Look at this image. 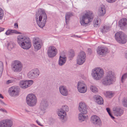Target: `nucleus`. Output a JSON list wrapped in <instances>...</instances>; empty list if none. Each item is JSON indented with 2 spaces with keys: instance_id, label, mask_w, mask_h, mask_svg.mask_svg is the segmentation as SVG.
<instances>
[{
  "instance_id": "nucleus-1",
  "label": "nucleus",
  "mask_w": 127,
  "mask_h": 127,
  "mask_svg": "<svg viewBox=\"0 0 127 127\" xmlns=\"http://www.w3.org/2000/svg\"><path fill=\"white\" fill-rule=\"evenodd\" d=\"M93 18V15L92 11H86L82 13L80 17V23L82 25L85 26L91 22Z\"/></svg>"
},
{
  "instance_id": "nucleus-2",
  "label": "nucleus",
  "mask_w": 127,
  "mask_h": 127,
  "mask_svg": "<svg viewBox=\"0 0 127 127\" xmlns=\"http://www.w3.org/2000/svg\"><path fill=\"white\" fill-rule=\"evenodd\" d=\"M17 42L19 44H20V46L24 49H28L31 46L32 44L30 39L25 36L23 37L21 35L18 36Z\"/></svg>"
},
{
  "instance_id": "nucleus-3",
  "label": "nucleus",
  "mask_w": 127,
  "mask_h": 127,
  "mask_svg": "<svg viewBox=\"0 0 127 127\" xmlns=\"http://www.w3.org/2000/svg\"><path fill=\"white\" fill-rule=\"evenodd\" d=\"M37 14L35 17V19L37 21L38 20V17L37 16V14H40L38 17L39 20L37 22L38 25L41 28H43L45 26L47 19L46 14L44 10L40 9H38Z\"/></svg>"
},
{
  "instance_id": "nucleus-4",
  "label": "nucleus",
  "mask_w": 127,
  "mask_h": 127,
  "mask_svg": "<svg viewBox=\"0 0 127 127\" xmlns=\"http://www.w3.org/2000/svg\"><path fill=\"white\" fill-rule=\"evenodd\" d=\"M115 75L112 71L108 72L105 78L103 80L102 83L104 85H107L112 84L115 80Z\"/></svg>"
},
{
  "instance_id": "nucleus-5",
  "label": "nucleus",
  "mask_w": 127,
  "mask_h": 127,
  "mask_svg": "<svg viewBox=\"0 0 127 127\" xmlns=\"http://www.w3.org/2000/svg\"><path fill=\"white\" fill-rule=\"evenodd\" d=\"M104 74L103 69L100 67H97L94 69L92 75L95 79L99 80L103 77Z\"/></svg>"
},
{
  "instance_id": "nucleus-6",
  "label": "nucleus",
  "mask_w": 127,
  "mask_h": 127,
  "mask_svg": "<svg viewBox=\"0 0 127 127\" xmlns=\"http://www.w3.org/2000/svg\"><path fill=\"white\" fill-rule=\"evenodd\" d=\"M115 37L117 41L121 44H124L127 41V37L122 32H117L115 35Z\"/></svg>"
},
{
  "instance_id": "nucleus-7",
  "label": "nucleus",
  "mask_w": 127,
  "mask_h": 127,
  "mask_svg": "<svg viewBox=\"0 0 127 127\" xmlns=\"http://www.w3.org/2000/svg\"><path fill=\"white\" fill-rule=\"evenodd\" d=\"M26 100L27 104L31 106L35 105L37 101L35 96L33 94L28 95L27 97Z\"/></svg>"
},
{
  "instance_id": "nucleus-8",
  "label": "nucleus",
  "mask_w": 127,
  "mask_h": 127,
  "mask_svg": "<svg viewBox=\"0 0 127 127\" xmlns=\"http://www.w3.org/2000/svg\"><path fill=\"white\" fill-rule=\"evenodd\" d=\"M12 70L15 72H19L22 69L23 65L21 62L18 60L14 61L12 65Z\"/></svg>"
},
{
  "instance_id": "nucleus-9",
  "label": "nucleus",
  "mask_w": 127,
  "mask_h": 127,
  "mask_svg": "<svg viewBox=\"0 0 127 127\" xmlns=\"http://www.w3.org/2000/svg\"><path fill=\"white\" fill-rule=\"evenodd\" d=\"M86 58V55L85 53L81 51L77 57V63L79 65H81L85 61Z\"/></svg>"
},
{
  "instance_id": "nucleus-10",
  "label": "nucleus",
  "mask_w": 127,
  "mask_h": 127,
  "mask_svg": "<svg viewBox=\"0 0 127 127\" xmlns=\"http://www.w3.org/2000/svg\"><path fill=\"white\" fill-rule=\"evenodd\" d=\"M57 53V50L56 48L54 46H51L48 48L47 54L48 56L50 57L55 56Z\"/></svg>"
},
{
  "instance_id": "nucleus-11",
  "label": "nucleus",
  "mask_w": 127,
  "mask_h": 127,
  "mask_svg": "<svg viewBox=\"0 0 127 127\" xmlns=\"http://www.w3.org/2000/svg\"><path fill=\"white\" fill-rule=\"evenodd\" d=\"M19 90V89L18 87L13 86L9 88V92L10 95L12 96L18 95Z\"/></svg>"
},
{
  "instance_id": "nucleus-12",
  "label": "nucleus",
  "mask_w": 127,
  "mask_h": 127,
  "mask_svg": "<svg viewBox=\"0 0 127 127\" xmlns=\"http://www.w3.org/2000/svg\"><path fill=\"white\" fill-rule=\"evenodd\" d=\"M77 88L79 92L81 93H85L87 90L86 85L83 82H78Z\"/></svg>"
},
{
  "instance_id": "nucleus-13",
  "label": "nucleus",
  "mask_w": 127,
  "mask_h": 127,
  "mask_svg": "<svg viewBox=\"0 0 127 127\" xmlns=\"http://www.w3.org/2000/svg\"><path fill=\"white\" fill-rule=\"evenodd\" d=\"M87 107L86 104L84 102H80L79 104V111L84 114L87 113Z\"/></svg>"
},
{
  "instance_id": "nucleus-14",
  "label": "nucleus",
  "mask_w": 127,
  "mask_h": 127,
  "mask_svg": "<svg viewBox=\"0 0 127 127\" xmlns=\"http://www.w3.org/2000/svg\"><path fill=\"white\" fill-rule=\"evenodd\" d=\"M12 125V122L8 120H3L0 122V127H10Z\"/></svg>"
},
{
  "instance_id": "nucleus-15",
  "label": "nucleus",
  "mask_w": 127,
  "mask_h": 127,
  "mask_svg": "<svg viewBox=\"0 0 127 127\" xmlns=\"http://www.w3.org/2000/svg\"><path fill=\"white\" fill-rule=\"evenodd\" d=\"M109 52L107 48L99 46L97 50V52L99 55H103Z\"/></svg>"
},
{
  "instance_id": "nucleus-16",
  "label": "nucleus",
  "mask_w": 127,
  "mask_h": 127,
  "mask_svg": "<svg viewBox=\"0 0 127 127\" xmlns=\"http://www.w3.org/2000/svg\"><path fill=\"white\" fill-rule=\"evenodd\" d=\"M33 81L32 80L28 81H22L20 82V86L22 88L25 89L30 86L33 84Z\"/></svg>"
},
{
  "instance_id": "nucleus-17",
  "label": "nucleus",
  "mask_w": 127,
  "mask_h": 127,
  "mask_svg": "<svg viewBox=\"0 0 127 127\" xmlns=\"http://www.w3.org/2000/svg\"><path fill=\"white\" fill-rule=\"evenodd\" d=\"M33 43L35 50H37L40 49L41 45L40 41L39 38H34L33 40Z\"/></svg>"
},
{
  "instance_id": "nucleus-18",
  "label": "nucleus",
  "mask_w": 127,
  "mask_h": 127,
  "mask_svg": "<svg viewBox=\"0 0 127 127\" xmlns=\"http://www.w3.org/2000/svg\"><path fill=\"white\" fill-rule=\"evenodd\" d=\"M63 110H61L59 112L58 115L60 117L61 119H63L64 115L66 114L65 111H68V108L67 106H65L63 107Z\"/></svg>"
},
{
  "instance_id": "nucleus-19",
  "label": "nucleus",
  "mask_w": 127,
  "mask_h": 127,
  "mask_svg": "<svg viewBox=\"0 0 127 127\" xmlns=\"http://www.w3.org/2000/svg\"><path fill=\"white\" fill-rule=\"evenodd\" d=\"M114 113L115 116H120L123 114V111L118 107L115 106L113 108Z\"/></svg>"
},
{
  "instance_id": "nucleus-20",
  "label": "nucleus",
  "mask_w": 127,
  "mask_h": 127,
  "mask_svg": "<svg viewBox=\"0 0 127 127\" xmlns=\"http://www.w3.org/2000/svg\"><path fill=\"white\" fill-rule=\"evenodd\" d=\"M38 70L37 69L32 70L30 71L28 74L29 77L31 78H34L38 74Z\"/></svg>"
},
{
  "instance_id": "nucleus-21",
  "label": "nucleus",
  "mask_w": 127,
  "mask_h": 127,
  "mask_svg": "<svg viewBox=\"0 0 127 127\" xmlns=\"http://www.w3.org/2000/svg\"><path fill=\"white\" fill-rule=\"evenodd\" d=\"M91 120L92 122L96 124H97L101 122L100 118L96 115L92 116L91 117Z\"/></svg>"
},
{
  "instance_id": "nucleus-22",
  "label": "nucleus",
  "mask_w": 127,
  "mask_h": 127,
  "mask_svg": "<svg viewBox=\"0 0 127 127\" xmlns=\"http://www.w3.org/2000/svg\"><path fill=\"white\" fill-rule=\"evenodd\" d=\"M119 26L121 28H123L124 27L127 26V19L123 18L120 20L119 22Z\"/></svg>"
},
{
  "instance_id": "nucleus-23",
  "label": "nucleus",
  "mask_w": 127,
  "mask_h": 127,
  "mask_svg": "<svg viewBox=\"0 0 127 127\" xmlns=\"http://www.w3.org/2000/svg\"><path fill=\"white\" fill-rule=\"evenodd\" d=\"M106 10L104 5H101L99 8L98 12V14L100 16L104 15L105 13Z\"/></svg>"
},
{
  "instance_id": "nucleus-24",
  "label": "nucleus",
  "mask_w": 127,
  "mask_h": 127,
  "mask_svg": "<svg viewBox=\"0 0 127 127\" xmlns=\"http://www.w3.org/2000/svg\"><path fill=\"white\" fill-rule=\"evenodd\" d=\"M60 92L61 94L64 95H67L68 92L66 88L64 86H61L59 88Z\"/></svg>"
},
{
  "instance_id": "nucleus-25",
  "label": "nucleus",
  "mask_w": 127,
  "mask_h": 127,
  "mask_svg": "<svg viewBox=\"0 0 127 127\" xmlns=\"http://www.w3.org/2000/svg\"><path fill=\"white\" fill-rule=\"evenodd\" d=\"M14 33L16 34H21V33L20 32H19L18 31L11 29H10L7 30L5 32V34L7 35H11L12 34Z\"/></svg>"
},
{
  "instance_id": "nucleus-26",
  "label": "nucleus",
  "mask_w": 127,
  "mask_h": 127,
  "mask_svg": "<svg viewBox=\"0 0 127 127\" xmlns=\"http://www.w3.org/2000/svg\"><path fill=\"white\" fill-rule=\"evenodd\" d=\"M110 27L108 25H104L101 29V31L103 33H105L109 30Z\"/></svg>"
},
{
  "instance_id": "nucleus-27",
  "label": "nucleus",
  "mask_w": 127,
  "mask_h": 127,
  "mask_svg": "<svg viewBox=\"0 0 127 127\" xmlns=\"http://www.w3.org/2000/svg\"><path fill=\"white\" fill-rule=\"evenodd\" d=\"M61 55L60 56V60L59 62V64L60 65H62L64 64L66 61V58L65 56L63 57Z\"/></svg>"
},
{
  "instance_id": "nucleus-28",
  "label": "nucleus",
  "mask_w": 127,
  "mask_h": 127,
  "mask_svg": "<svg viewBox=\"0 0 127 127\" xmlns=\"http://www.w3.org/2000/svg\"><path fill=\"white\" fill-rule=\"evenodd\" d=\"M104 94L107 97L110 98L114 95V93L112 91H108L105 92Z\"/></svg>"
},
{
  "instance_id": "nucleus-29",
  "label": "nucleus",
  "mask_w": 127,
  "mask_h": 127,
  "mask_svg": "<svg viewBox=\"0 0 127 127\" xmlns=\"http://www.w3.org/2000/svg\"><path fill=\"white\" fill-rule=\"evenodd\" d=\"M96 102L98 104H101L103 103V100L102 98L100 96H97L96 97Z\"/></svg>"
},
{
  "instance_id": "nucleus-30",
  "label": "nucleus",
  "mask_w": 127,
  "mask_h": 127,
  "mask_svg": "<svg viewBox=\"0 0 127 127\" xmlns=\"http://www.w3.org/2000/svg\"><path fill=\"white\" fill-rule=\"evenodd\" d=\"M90 89L92 92L94 93H96L98 91L97 88L94 85H92L91 86Z\"/></svg>"
},
{
  "instance_id": "nucleus-31",
  "label": "nucleus",
  "mask_w": 127,
  "mask_h": 127,
  "mask_svg": "<svg viewBox=\"0 0 127 127\" xmlns=\"http://www.w3.org/2000/svg\"><path fill=\"white\" fill-rule=\"evenodd\" d=\"M7 46L9 49H10L14 47V44L12 42L10 41L7 43Z\"/></svg>"
},
{
  "instance_id": "nucleus-32",
  "label": "nucleus",
  "mask_w": 127,
  "mask_h": 127,
  "mask_svg": "<svg viewBox=\"0 0 127 127\" xmlns=\"http://www.w3.org/2000/svg\"><path fill=\"white\" fill-rule=\"evenodd\" d=\"M93 23L95 27H97L99 24L98 23V20L97 19H95Z\"/></svg>"
},
{
  "instance_id": "nucleus-33",
  "label": "nucleus",
  "mask_w": 127,
  "mask_h": 127,
  "mask_svg": "<svg viewBox=\"0 0 127 127\" xmlns=\"http://www.w3.org/2000/svg\"><path fill=\"white\" fill-rule=\"evenodd\" d=\"M86 117L85 116L81 114H80L79 115V119L80 120L83 121L85 118Z\"/></svg>"
},
{
  "instance_id": "nucleus-34",
  "label": "nucleus",
  "mask_w": 127,
  "mask_h": 127,
  "mask_svg": "<svg viewBox=\"0 0 127 127\" xmlns=\"http://www.w3.org/2000/svg\"><path fill=\"white\" fill-rule=\"evenodd\" d=\"M3 16V11L0 8V19H1Z\"/></svg>"
},
{
  "instance_id": "nucleus-35",
  "label": "nucleus",
  "mask_w": 127,
  "mask_h": 127,
  "mask_svg": "<svg viewBox=\"0 0 127 127\" xmlns=\"http://www.w3.org/2000/svg\"><path fill=\"white\" fill-rule=\"evenodd\" d=\"M15 79H12L11 80H8L6 81V83L7 84H9L10 83H12L14 82L15 81Z\"/></svg>"
},
{
  "instance_id": "nucleus-36",
  "label": "nucleus",
  "mask_w": 127,
  "mask_h": 127,
  "mask_svg": "<svg viewBox=\"0 0 127 127\" xmlns=\"http://www.w3.org/2000/svg\"><path fill=\"white\" fill-rule=\"evenodd\" d=\"M124 106L127 107V99H125L123 102Z\"/></svg>"
},
{
  "instance_id": "nucleus-37",
  "label": "nucleus",
  "mask_w": 127,
  "mask_h": 127,
  "mask_svg": "<svg viewBox=\"0 0 127 127\" xmlns=\"http://www.w3.org/2000/svg\"><path fill=\"white\" fill-rule=\"evenodd\" d=\"M106 110L110 116L113 118H114V117L112 116L110 112V109L109 108H106Z\"/></svg>"
},
{
  "instance_id": "nucleus-38",
  "label": "nucleus",
  "mask_w": 127,
  "mask_h": 127,
  "mask_svg": "<svg viewBox=\"0 0 127 127\" xmlns=\"http://www.w3.org/2000/svg\"><path fill=\"white\" fill-rule=\"evenodd\" d=\"M71 14L69 13H67L66 15V21L68 19L69 17L71 16Z\"/></svg>"
},
{
  "instance_id": "nucleus-39",
  "label": "nucleus",
  "mask_w": 127,
  "mask_h": 127,
  "mask_svg": "<svg viewBox=\"0 0 127 127\" xmlns=\"http://www.w3.org/2000/svg\"><path fill=\"white\" fill-rule=\"evenodd\" d=\"M127 77V74H126L124 75L122 77V81L123 82L124 80L126 79Z\"/></svg>"
},
{
  "instance_id": "nucleus-40",
  "label": "nucleus",
  "mask_w": 127,
  "mask_h": 127,
  "mask_svg": "<svg viewBox=\"0 0 127 127\" xmlns=\"http://www.w3.org/2000/svg\"><path fill=\"white\" fill-rule=\"evenodd\" d=\"M108 2L110 3H113L116 1L117 0H106Z\"/></svg>"
},
{
  "instance_id": "nucleus-41",
  "label": "nucleus",
  "mask_w": 127,
  "mask_h": 127,
  "mask_svg": "<svg viewBox=\"0 0 127 127\" xmlns=\"http://www.w3.org/2000/svg\"><path fill=\"white\" fill-rule=\"evenodd\" d=\"M3 64L1 62H0V70L2 71L3 69Z\"/></svg>"
},
{
  "instance_id": "nucleus-42",
  "label": "nucleus",
  "mask_w": 127,
  "mask_h": 127,
  "mask_svg": "<svg viewBox=\"0 0 127 127\" xmlns=\"http://www.w3.org/2000/svg\"><path fill=\"white\" fill-rule=\"evenodd\" d=\"M74 53L73 51V50H71L70 51V55L71 56H74Z\"/></svg>"
},
{
  "instance_id": "nucleus-43",
  "label": "nucleus",
  "mask_w": 127,
  "mask_h": 127,
  "mask_svg": "<svg viewBox=\"0 0 127 127\" xmlns=\"http://www.w3.org/2000/svg\"><path fill=\"white\" fill-rule=\"evenodd\" d=\"M0 111L4 113H7V111L4 109L1 108L0 109Z\"/></svg>"
},
{
  "instance_id": "nucleus-44",
  "label": "nucleus",
  "mask_w": 127,
  "mask_h": 127,
  "mask_svg": "<svg viewBox=\"0 0 127 127\" xmlns=\"http://www.w3.org/2000/svg\"><path fill=\"white\" fill-rule=\"evenodd\" d=\"M14 28L16 29H18V25L17 23H15L14 25Z\"/></svg>"
},
{
  "instance_id": "nucleus-45",
  "label": "nucleus",
  "mask_w": 127,
  "mask_h": 127,
  "mask_svg": "<svg viewBox=\"0 0 127 127\" xmlns=\"http://www.w3.org/2000/svg\"><path fill=\"white\" fill-rule=\"evenodd\" d=\"M36 123L39 126H43V125L41 124V123L39 122L38 121H36Z\"/></svg>"
},
{
  "instance_id": "nucleus-46",
  "label": "nucleus",
  "mask_w": 127,
  "mask_h": 127,
  "mask_svg": "<svg viewBox=\"0 0 127 127\" xmlns=\"http://www.w3.org/2000/svg\"><path fill=\"white\" fill-rule=\"evenodd\" d=\"M4 29L0 27V32L4 31Z\"/></svg>"
},
{
  "instance_id": "nucleus-47",
  "label": "nucleus",
  "mask_w": 127,
  "mask_h": 127,
  "mask_svg": "<svg viewBox=\"0 0 127 127\" xmlns=\"http://www.w3.org/2000/svg\"><path fill=\"white\" fill-rule=\"evenodd\" d=\"M0 98H3V96L1 94H0Z\"/></svg>"
},
{
  "instance_id": "nucleus-48",
  "label": "nucleus",
  "mask_w": 127,
  "mask_h": 127,
  "mask_svg": "<svg viewBox=\"0 0 127 127\" xmlns=\"http://www.w3.org/2000/svg\"><path fill=\"white\" fill-rule=\"evenodd\" d=\"M125 57L127 59V53L126 54Z\"/></svg>"
},
{
  "instance_id": "nucleus-49",
  "label": "nucleus",
  "mask_w": 127,
  "mask_h": 127,
  "mask_svg": "<svg viewBox=\"0 0 127 127\" xmlns=\"http://www.w3.org/2000/svg\"><path fill=\"white\" fill-rule=\"evenodd\" d=\"M90 50V49H89L88 50Z\"/></svg>"
}]
</instances>
